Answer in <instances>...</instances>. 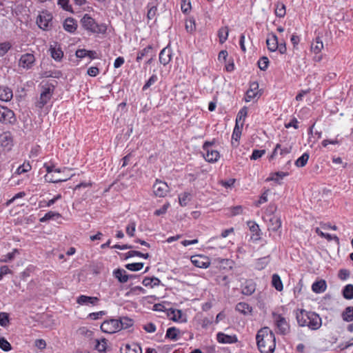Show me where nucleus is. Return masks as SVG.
<instances>
[{"mask_svg":"<svg viewBox=\"0 0 353 353\" xmlns=\"http://www.w3.org/2000/svg\"><path fill=\"white\" fill-rule=\"evenodd\" d=\"M63 52L58 49L52 48L51 49V56L55 60H60L63 57Z\"/></svg>","mask_w":353,"mask_h":353,"instance_id":"6e6d98bb","label":"nucleus"},{"mask_svg":"<svg viewBox=\"0 0 353 353\" xmlns=\"http://www.w3.org/2000/svg\"><path fill=\"white\" fill-rule=\"evenodd\" d=\"M269 65V59L267 57H262L258 61V66L260 70L265 71Z\"/></svg>","mask_w":353,"mask_h":353,"instance_id":"49530a36","label":"nucleus"},{"mask_svg":"<svg viewBox=\"0 0 353 353\" xmlns=\"http://www.w3.org/2000/svg\"><path fill=\"white\" fill-rule=\"evenodd\" d=\"M248 225L250 228V230L252 232H253V236H255L254 239L258 240L260 238V229L258 224L255 222L248 221Z\"/></svg>","mask_w":353,"mask_h":353,"instance_id":"e433bc0d","label":"nucleus"},{"mask_svg":"<svg viewBox=\"0 0 353 353\" xmlns=\"http://www.w3.org/2000/svg\"><path fill=\"white\" fill-rule=\"evenodd\" d=\"M61 215L60 213L54 211H50L47 212L43 217L39 219L41 223H45L50 220L56 221L61 218Z\"/></svg>","mask_w":353,"mask_h":353,"instance_id":"cd10ccee","label":"nucleus"},{"mask_svg":"<svg viewBox=\"0 0 353 353\" xmlns=\"http://www.w3.org/2000/svg\"><path fill=\"white\" fill-rule=\"evenodd\" d=\"M43 168H46V170L48 173V174H46L45 176V180L46 181H48V182H50V183H59V182H63V181H65L68 180L67 178L65 179H57V178H54L53 176H50L49 175V174H50L51 172H57V173H60L62 172V170L60 169V168H56L54 165L52 164V163H45L44 165H43Z\"/></svg>","mask_w":353,"mask_h":353,"instance_id":"0eeeda50","label":"nucleus"},{"mask_svg":"<svg viewBox=\"0 0 353 353\" xmlns=\"http://www.w3.org/2000/svg\"><path fill=\"white\" fill-rule=\"evenodd\" d=\"M255 290H256L255 283L252 280L250 279V280L245 281V282L244 283V284L242 286L241 292H242V294L247 295V296H250L255 292Z\"/></svg>","mask_w":353,"mask_h":353,"instance_id":"412c9836","label":"nucleus"},{"mask_svg":"<svg viewBox=\"0 0 353 353\" xmlns=\"http://www.w3.org/2000/svg\"><path fill=\"white\" fill-rule=\"evenodd\" d=\"M12 47L10 41L0 43V57H3Z\"/></svg>","mask_w":353,"mask_h":353,"instance_id":"a19ab883","label":"nucleus"},{"mask_svg":"<svg viewBox=\"0 0 353 353\" xmlns=\"http://www.w3.org/2000/svg\"><path fill=\"white\" fill-rule=\"evenodd\" d=\"M309 159V154L307 152L303 153L297 160L295 161V165L297 167H304Z\"/></svg>","mask_w":353,"mask_h":353,"instance_id":"c03bdc74","label":"nucleus"},{"mask_svg":"<svg viewBox=\"0 0 353 353\" xmlns=\"http://www.w3.org/2000/svg\"><path fill=\"white\" fill-rule=\"evenodd\" d=\"M99 301V299L94 296H88L85 295L79 296L77 302L80 305H95L97 304Z\"/></svg>","mask_w":353,"mask_h":353,"instance_id":"a211bd4d","label":"nucleus"},{"mask_svg":"<svg viewBox=\"0 0 353 353\" xmlns=\"http://www.w3.org/2000/svg\"><path fill=\"white\" fill-rule=\"evenodd\" d=\"M169 207L170 203L168 201L165 202L160 209L156 210V216L164 214Z\"/></svg>","mask_w":353,"mask_h":353,"instance_id":"052dcab7","label":"nucleus"},{"mask_svg":"<svg viewBox=\"0 0 353 353\" xmlns=\"http://www.w3.org/2000/svg\"><path fill=\"white\" fill-rule=\"evenodd\" d=\"M153 48L152 46H148L146 48H143L142 50L138 52L137 57V61H140L143 58H148L145 64H150L153 60Z\"/></svg>","mask_w":353,"mask_h":353,"instance_id":"ddd939ff","label":"nucleus"},{"mask_svg":"<svg viewBox=\"0 0 353 353\" xmlns=\"http://www.w3.org/2000/svg\"><path fill=\"white\" fill-rule=\"evenodd\" d=\"M136 228V223L134 221H130V223L128 224L125 231L126 234L130 236H133L134 234Z\"/></svg>","mask_w":353,"mask_h":353,"instance_id":"864d4df0","label":"nucleus"},{"mask_svg":"<svg viewBox=\"0 0 353 353\" xmlns=\"http://www.w3.org/2000/svg\"><path fill=\"white\" fill-rule=\"evenodd\" d=\"M248 114V108L243 107L242 108L237 114L236 118V124H241L243 122L244 123V121Z\"/></svg>","mask_w":353,"mask_h":353,"instance_id":"c9c22d12","label":"nucleus"},{"mask_svg":"<svg viewBox=\"0 0 353 353\" xmlns=\"http://www.w3.org/2000/svg\"><path fill=\"white\" fill-rule=\"evenodd\" d=\"M203 151L205 152V154H203V157L208 162H216L220 157L219 152L217 150L208 149V150Z\"/></svg>","mask_w":353,"mask_h":353,"instance_id":"5701e85b","label":"nucleus"},{"mask_svg":"<svg viewBox=\"0 0 353 353\" xmlns=\"http://www.w3.org/2000/svg\"><path fill=\"white\" fill-rule=\"evenodd\" d=\"M143 267V263H132L125 265V268L130 271H139Z\"/></svg>","mask_w":353,"mask_h":353,"instance_id":"de8ad7c7","label":"nucleus"},{"mask_svg":"<svg viewBox=\"0 0 353 353\" xmlns=\"http://www.w3.org/2000/svg\"><path fill=\"white\" fill-rule=\"evenodd\" d=\"M191 261L196 267L200 268H207L210 265L209 258L203 255L192 256Z\"/></svg>","mask_w":353,"mask_h":353,"instance_id":"f8f14e48","label":"nucleus"},{"mask_svg":"<svg viewBox=\"0 0 353 353\" xmlns=\"http://www.w3.org/2000/svg\"><path fill=\"white\" fill-rule=\"evenodd\" d=\"M231 215L236 216L242 213V207L241 205H236L230 209Z\"/></svg>","mask_w":353,"mask_h":353,"instance_id":"774afa93","label":"nucleus"},{"mask_svg":"<svg viewBox=\"0 0 353 353\" xmlns=\"http://www.w3.org/2000/svg\"><path fill=\"white\" fill-rule=\"evenodd\" d=\"M54 85L46 83L42 85L41 92L36 106L39 108H43L50 100L54 92Z\"/></svg>","mask_w":353,"mask_h":353,"instance_id":"7ed1b4c3","label":"nucleus"},{"mask_svg":"<svg viewBox=\"0 0 353 353\" xmlns=\"http://www.w3.org/2000/svg\"><path fill=\"white\" fill-rule=\"evenodd\" d=\"M31 170V165L28 163H23L21 165H20L16 170L15 173L17 174H21L23 173H26Z\"/></svg>","mask_w":353,"mask_h":353,"instance_id":"5fc2aeb1","label":"nucleus"},{"mask_svg":"<svg viewBox=\"0 0 353 353\" xmlns=\"http://www.w3.org/2000/svg\"><path fill=\"white\" fill-rule=\"evenodd\" d=\"M58 5L64 10L72 12V7L69 5V0H58Z\"/></svg>","mask_w":353,"mask_h":353,"instance_id":"4d7b16f0","label":"nucleus"},{"mask_svg":"<svg viewBox=\"0 0 353 353\" xmlns=\"http://www.w3.org/2000/svg\"><path fill=\"white\" fill-rule=\"evenodd\" d=\"M323 48V43L320 37H317L311 44V50L315 54L319 53Z\"/></svg>","mask_w":353,"mask_h":353,"instance_id":"c756f323","label":"nucleus"},{"mask_svg":"<svg viewBox=\"0 0 353 353\" xmlns=\"http://www.w3.org/2000/svg\"><path fill=\"white\" fill-rule=\"evenodd\" d=\"M326 282L324 280H321L312 284V290L316 293H321L326 290Z\"/></svg>","mask_w":353,"mask_h":353,"instance_id":"c85d7f7f","label":"nucleus"},{"mask_svg":"<svg viewBox=\"0 0 353 353\" xmlns=\"http://www.w3.org/2000/svg\"><path fill=\"white\" fill-rule=\"evenodd\" d=\"M221 267L225 268L226 266H228L230 268H232V265L233 264V261L230 259H223L220 260Z\"/></svg>","mask_w":353,"mask_h":353,"instance_id":"338daca9","label":"nucleus"},{"mask_svg":"<svg viewBox=\"0 0 353 353\" xmlns=\"http://www.w3.org/2000/svg\"><path fill=\"white\" fill-rule=\"evenodd\" d=\"M63 26L65 31L74 33L77 28V21L72 17H68L65 19Z\"/></svg>","mask_w":353,"mask_h":353,"instance_id":"6ab92c4d","label":"nucleus"},{"mask_svg":"<svg viewBox=\"0 0 353 353\" xmlns=\"http://www.w3.org/2000/svg\"><path fill=\"white\" fill-rule=\"evenodd\" d=\"M179 204L185 206L191 200V194L189 192H183L179 196Z\"/></svg>","mask_w":353,"mask_h":353,"instance_id":"37998d69","label":"nucleus"},{"mask_svg":"<svg viewBox=\"0 0 353 353\" xmlns=\"http://www.w3.org/2000/svg\"><path fill=\"white\" fill-rule=\"evenodd\" d=\"M274 175L276 176V177L272 176L270 178H268V181H274L277 183H279V179H283L284 176L288 175V172H277L274 174Z\"/></svg>","mask_w":353,"mask_h":353,"instance_id":"bf43d9fd","label":"nucleus"},{"mask_svg":"<svg viewBox=\"0 0 353 353\" xmlns=\"http://www.w3.org/2000/svg\"><path fill=\"white\" fill-rule=\"evenodd\" d=\"M118 323L119 326V330L121 329H127L133 325L132 319L128 317H121L118 319Z\"/></svg>","mask_w":353,"mask_h":353,"instance_id":"2f4dec72","label":"nucleus"},{"mask_svg":"<svg viewBox=\"0 0 353 353\" xmlns=\"http://www.w3.org/2000/svg\"><path fill=\"white\" fill-rule=\"evenodd\" d=\"M61 199V195L60 194H57L54 196L52 199L49 200L48 202H46V205H42L41 206H46V207H50L53 204L55 203L56 201Z\"/></svg>","mask_w":353,"mask_h":353,"instance_id":"0e129e2a","label":"nucleus"},{"mask_svg":"<svg viewBox=\"0 0 353 353\" xmlns=\"http://www.w3.org/2000/svg\"><path fill=\"white\" fill-rule=\"evenodd\" d=\"M92 53L90 50H86L85 49H79L76 51V56L78 58H84L87 57V54Z\"/></svg>","mask_w":353,"mask_h":353,"instance_id":"680f3d73","label":"nucleus"},{"mask_svg":"<svg viewBox=\"0 0 353 353\" xmlns=\"http://www.w3.org/2000/svg\"><path fill=\"white\" fill-rule=\"evenodd\" d=\"M107 342L108 341L105 339L97 341V343L95 345L96 349L101 352H105L107 348Z\"/></svg>","mask_w":353,"mask_h":353,"instance_id":"3c124183","label":"nucleus"},{"mask_svg":"<svg viewBox=\"0 0 353 353\" xmlns=\"http://www.w3.org/2000/svg\"><path fill=\"white\" fill-rule=\"evenodd\" d=\"M0 348L3 351L8 352L12 349L10 343L4 338H0Z\"/></svg>","mask_w":353,"mask_h":353,"instance_id":"8fccbe9b","label":"nucleus"},{"mask_svg":"<svg viewBox=\"0 0 353 353\" xmlns=\"http://www.w3.org/2000/svg\"><path fill=\"white\" fill-rule=\"evenodd\" d=\"M13 97L12 90L8 86H0V100L5 102L10 101Z\"/></svg>","mask_w":353,"mask_h":353,"instance_id":"aec40b11","label":"nucleus"},{"mask_svg":"<svg viewBox=\"0 0 353 353\" xmlns=\"http://www.w3.org/2000/svg\"><path fill=\"white\" fill-rule=\"evenodd\" d=\"M342 319L344 321L351 322L353 321V313L350 310V306L347 307L341 314Z\"/></svg>","mask_w":353,"mask_h":353,"instance_id":"79ce46f5","label":"nucleus"},{"mask_svg":"<svg viewBox=\"0 0 353 353\" xmlns=\"http://www.w3.org/2000/svg\"><path fill=\"white\" fill-rule=\"evenodd\" d=\"M272 316L275 326L276 327V332L281 335H287L290 333V326L286 319L281 314L272 313Z\"/></svg>","mask_w":353,"mask_h":353,"instance_id":"20e7f679","label":"nucleus"},{"mask_svg":"<svg viewBox=\"0 0 353 353\" xmlns=\"http://www.w3.org/2000/svg\"><path fill=\"white\" fill-rule=\"evenodd\" d=\"M272 223L271 230L272 231H277L281 226V221L279 218L274 217L270 219Z\"/></svg>","mask_w":353,"mask_h":353,"instance_id":"603ef678","label":"nucleus"},{"mask_svg":"<svg viewBox=\"0 0 353 353\" xmlns=\"http://www.w3.org/2000/svg\"><path fill=\"white\" fill-rule=\"evenodd\" d=\"M265 154V150H254L250 157L252 160H256Z\"/></svg>","mask_w":353,"mask_h":353,"instance_id":"13d9d810","label":"nucleus"},{"mask_svg":"<svg viewBox=\"0 0 353 353\" xmlns=\"http://www.w3.org/2000/svg\"><path fill=\"white\" fill-rule=\"evenodd\" d=\"M169 192L168 184L161 181L156 179V196L163 197Z\"/></svg>","mask_w":353,"mask_h":353,"instance_id":"dca6fc26","label":"nucleus"},{"mask_svg":"<svg viewBox=\"0 0 353 353\" xmlns=\"http://www.w3.org/2000/svg\"><path fill=\"white\" fill-rule=\"evenodd\" d=\"M342 294L345 299L350 300L353 299V285L347 284L343 289Z\"/></svg>","mask_w":353,"mask_h":353,"instance_id":"f704fd0d","label":"nucleus"},{"mask_svg":"<svg viewBox=\"0 0 353 353\" xmlns=\"http://www.w3.org/2000/svg\"><path fill=\"white\" fill-rule=\"evenodd\" d=\"M81 23L85 30L94 34H105L107 30L105 24L97 23L88 14L83 15Z\"/></svg>","mask_w":353,"mask_h":353,"instance_id":"f03ea898","label":"nucleus"},{"mask_svg":"<svg viewBox=\"0 0 353 353\" xmlns=\"http://www.w3.org/2000/svg\"><path fill=\"white\" fill-rule=\"evenodd\" d=\"M170 59L171 55L170 50H168L167 48H163V50H161L159 55V62L163 65H165L170 62Z\"/></svg>","mask_w":353,"mask_h":353,"instance_id":"a878e982","label":"nucleus"},{"mask_svg":"<svg viewBox=\"0 0 353 353\" xmlns=\"http://www.w3.org/2000/svg\"><path fill=\"white\" fill-rule=\"evenodd\" d=\"M9 324V314L6 312H0V325L7 327Z\"/></svg>","mask_w":353,"mask_h":353,"instance_id":"09e8293b","label":"nucleus"},{"mask_svg":"<svg viewBox=\"0 0 353 353\" xmlns=\"http://www.w3.org/2000/svg\"><path fill=\"white\" fill-rule=\"evenodd\" d=\"M19 253V252L17 249H14L11 252L3 256L0 259V262L8 263L12 261L15 258V256Z\"/></svg>","mask_w":353,"mask_h":353,"instance_id":"ea45409f","label":"nucleus"},{"mask_svg":"<svg viewBox=\"0 0 353 353\" xmlns=\"http://www.w3.org/2000/svg\"><path fill=\"white\" fill-rule=\"evenodd\" d=\"M259 350L261 353H273L276 347V338L273 332L268 327L260 329L256 336Z\"/></svg>","mask_w":353,"mask_h":353,"instance_id":"f257e3e1","label":"nucleus"},{"mask_svg":"<svg viewBox=\"0 0 353 353\" xmlns=\"http://www.w3.org/2000/svg\"><path fill=\"white\" fill-rule=\"evenodd\" d=\"M183 333L179 329L171 327L167 330L165 336L172 341H176Z\"/></svg>","mask_w":353,"mask_h":353,"instance_id":"393cba45","label":"nucleus"},{"mask_svg":"<svg viewBox=\"0 0 353 353\" xmlns=\"http://www.w3.org/2000/svg\"><path fill=\"white\" fill-rule=\"evenodd\" d=\"M266 44L268 49L270 52H276L279 47V41L277 36L273 32L269 34L266 39Z\"/></svg>","mask_w":353,"mask_h":353,"instance_id":"2eb2a0df","label":"nucleus"},{"mask_svg":"<svg viewBox=\"0 0 353 353\" xmlns=\"http://www.w3.org/2000/svg\"><path fill=\"white\" fill-rule=\"evenodd\" d=\"M229 33V29L227 26L223 27L219 30L218 37L219 39V42L221 43H223L228 39Z\"/></svg>","mask_w":353,"mask_h":353,"instance_id":"58836bf2","label":"nucleus"},{"mask_svg":"<svg viewBox=\"0 0 353 353\" xmlns=\"http://www.w3.org/2000/svg\"><path fill=\"white\" fill-rule=\"evenodd\" d=\"M121 353H142L141 347L137 343L126 344L121 347Z\"/></svg>","mask_w":353,"mask_h":353,"instance_id":"4be33fe9","label":"nucleus"},{"mask_svg":"<svg viewBox=\"0 0 353 353\" xmlns=\"http://www.w3.org/2000/svg\"><path fill=\"white\" fill-rule=\"evenodd\" d=\"M12 273V271L10 270L8 266L3 265L0 268V281L3 279V277L8 274Z\"/></svg>","mask_w":353,"mask_h":353,"instance_id":"e2e57ef3","label":"nucleus"},{"mask_svg":"<svg viewBox=\"0 0 353 353\" xmlns=\"http://www.w3.org/2000/svg\"><path fill=\"white\" fill-rule=\"evenodd\" d=\"M307 318L308 319V321L306 326H307L310 330H316L321 327L322 325V321L321 318L318 314L314 312H310Z\"/></svg>","mask_w":353,"mask_h":353,"instance_id":"1a4fd4ad","label":"nucleus"},{"mask_svg":"<svg viewBox=\"0 0 353 353\" xmlns=\"http://www.w3.org/2000/svg\"><path fill=\"white\" fill-rule=\"evenodd\" d=\"M243 126V122L241 123L240 125L235 123V126H234V130L232 132V140H234L237 143L239 141V139L241 137ZM237 145H238V143L236 144V146Z\"/></svg>","mask_w":353,"mask_h":353,"instance_id":"72a5a7b5","label":"nucleus"},{"mask_svg":"<svg viewBox=\"0 0 353 353\" xmlns=\"http://www.w3.org/2000/svg\"><path fill=\"white\" fill-rule=\"evenodd\" d=\"M236 310L243 314H247L248 313H251L252 308L249 305V304L240 302L236 305Z\"/></svg>","mask_w":353,"mask_h":353,"instance_id":"473e14b6","label":"nucleus"},{"mask_svg":"<svg viewBox=\"0 0 353 353\" xmlns=\"http://www.w3.org/2000/svg\"><path fill=\"white\" fill-rule=\"evenodd\" d=\"M316 232L321 236L322 237H324L326 239H327L328 241H330L332 239H334L337 243H339V239L338 236H336V235L334 236H332L331 234H327V233H323L322 231H321V230L317 228L316 229Z\"/></svg>","mask_w":353,"mask_h":353,"instance_id":"a18cd8bd","label":"nucleus"},{"mask_svg":"<svg viewBox=\"0 0 353 353\" xmlns=\"http://www.w3.org/2000/svg\"><path fill=\"white\" fill-rule=\"evenodd\" d=\"M272 285L277 290L282 291L283 288L282 281L277 274H274L272 276Z\"/></svg>","mask_w":353,"mask_h":353,"instance_id":"7c9ffc66","label":"nucleus"},{"mask_svg":"<svg viewBox=\"0 0 353 353\" xmlns=\"http://www.w3.org/2000/svg\"><path fill=\"white\" fill-rule=\"evenodd\" d=\"M113 274L118 279L120 283H126L129 279L130 276L126 274V272L123 269H117L113 272Z\"/></svg>","mask_w":353,"mask_h":353,"instance_id":"bb28decb","label":"nucleus"},{"mask_svg":"<svg viewBox=\"0 0 353 353\" xmlns=\"http://www.w3.org/2000/svg\"><path fill=\"white\" fill-rule=\"evenodd\" d=\"M36 62V58L32 53H25L23 54L18 61V66L23 70H30L32 69Z\"/></svg>","mask_w":353,"mask_h":353,"instance_id":"423d86ee","label":"nucleus"},{"mask_svg":"<svg viewBox=\"0 0 353 353\" xmlns=\"http://www.w3.org/2000/svg\"><path fill=\"white\" fill-rule=\"evenodd\" d=\"M216 339L220 343H234L238 341L236 335H228L223 332H219L216 334Z\"/></svg>","mask_w":353,"mask_h":353,"instance_id":"f3484780","label":"nucleus"},{"mask_svg":"<svg viewBox=\"0 0 353 353\" xmlns=\"http://www.w3.org/2000/svg\"><path fill=\"white\" fill-rule=\"evenodd\" d=\"M16 121L14 113L7 107L0 105V122L5 124H12Z\"/></svg>","mask_w":353,"mask_h":353,"instance_id":"6e6552de","label":"nucleus"},{"mask_svg":"<svg viewBox=\"0 0 353 353\" xmlns=\"http://www.w3.org/2000/svg\"><path fill=\"white\" fill-rule=\"evenodd\" d=\"M350 276V271L346 269H341L339 272V277L341 280H345Z\"/></svg>","mask_w":353,"mask_h":353,"instance_id":"69168bd1","label":"nucleus"},{"mask_svg":"<svg viewBox=\"0 0 353 353\" xmlns=\"http://www.w3.org/2000/svg\"><path fill=\"white\" fill-rule=\"evenodd\" d=\"M166 316L174 321L185 322L186 317L184 316L180 310H175L172 308H168L165 311Z\"/></svg>","mask_w":353,"mask_h":353,"instance_id":"9b49d317","label":"nucleus"},{"mask_svg":"<svg viewBox=\"0 0 353 353\" xmlns=\"http://www.w3.org/2000/svg\"><path fill=\"white\" fill-rule=\"evenodd\" d=\"M258 88H259V84L257 82L254 81V82L250 83V88L246 92L245 98V101L249 102L256 96V94H257L256 90H258Z\"/></svg>","mask_w":353,"mask_h":353,"instance_id":"b1692460","label":"nucleus"},{"mask_svg":"<svg viewBox=\"0 0 353 353\" xmlns=\"http://www.w3.org/2000/svg\"><path fill=\"white\" fill-rule=\"evenodd\" d=\"M308 313H310V312L303 309H297L295 311L296 319L299 326H306L308 321V319L307 318V316H308Z\"/></svg>","mask_w":353,"mask_h":353,"instance_id":"4468645a","label":"nucleus"},{"mask_svg":"<svg viewBox=\"0 0 353 353\" xmlns=\"http://www.w3.org/2000/svg\"><path fill=\"white\" fill-rule=\"evenodd\" d=\"M52 14L47 11L43 10L37 18V24L43 30H50L52 27Z\"/></svg>","mask_w":353,"mask_h":353,"instance_id":"39448f33","label":"nucleus"},{"mask_svg":"<svg viewBox=\"0 0 353 353\" xmlns=\"http://www.w3.org/2000/svg\"><path fill=\"white\" fill-rule=\"evenodd\" d=\"M275 14L278 17H284L285 15V6L281 2H277L275 5Z\"/></svg>","mask_w":353,"mask_h":353,"instance_id":"4c0bfd02","label":"nucleus"},{"mask_svg":"<svg viewBox=\"0 0 353 353\" xmlns=\"http://www.w3.org/2000/svg\"><path fill=\"white\" fill-rule=\"evenodd\" d=\"M101 329L103 332L112 334L119 331L118 319H110L105 321L101 325Z\"/></svg>","mask_w":353,"mask_h":353,"instance_id":"9d476101","label":"nucleus"}]
</instances>
